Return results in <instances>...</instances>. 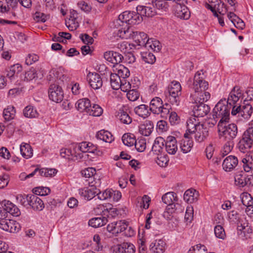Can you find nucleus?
I'll use <instances>...</instances> for the list:
<instances>
[{"instance_id": "obj_18", "label": "nucleus", "mask_w": 253, "mask_h": 253, "mask_svg": "<svg viewBox=\"0 0 253 253\" xmlns=\"http://www.w3.org/2000/svg\"><path fill=\"white\" fill-rule=\"evenodd\" d=\"M104 58L108 61L118 65L122 61L123 56L118 52L106 51L104 54Z\"/></svg>"}, {"instance_id": "obj_52", "label": "nucleus", "mask_w": 253, "mask_h": 253, "mask_svg": "<svg viewBox=\"0 0 253 253\" xmlns=\"http://www.w3.org/2000/svg\"><path fill=\"white\" fill-rule=\"evenodd\" d=\"M141 58L145 63L152 64L156 61L155 56L151 52H144L141 53Z\"/></svg>"}, {"instance_id": "obj_49", "label": "nucleus", "mask_w": 253, "mask_h": 253, "mask_svg": "<svg viewBox=\"0 0 253 253\" xmlns=\"http://www.w3.org/2000/svg\"><path fill=\"white\" fill-rule=\"evenodd\" d=\"M242 204L246 207L253 204V197L251 194L247 192H243L240 196Z\"/></svg>"}, {"instance_id": "obj_56", "label": "nucleus", "mask_w": 253, "mask_h": 253, "mask_svg": "<svg viewBox=\"0 0 253 253\" xmlns=\"http://www.w3.org/2000/svg\"><path fill=\"white\" fill-rule=\"evenodd\" d=\"M111 190L107 189L103 192H101L100 189L98 188L96 195L99 199L104 200L109 198L111 199Z\"/></svg>"}, {"instance_id": "obj_35", "label": "nucleus", "mask_w": 253, "mask_h": 253, "mask_svg": "<svg viewBox=\"0 0 253 253\" xmlns=\"http://www.w3.org/2000/svg\"><path fill=\"white\" fill-rule=\"evenodd\" d=\"M108 222V219L106 217L103 216L102 218L95 217L90 219L88 221V225L92 227L97 228L101 227L106 224Z\"/></svg>"}, {"instance_id": "obj_60", "label": "nucleus", "mask_w": 253, "mask_h": 253, "mask_svg": "<svg viewBox=\"0 0 253 253\" xmlns=\"http://www.w3.org/2000/svg\"><path fill=\"white\" fill-rule=\"evenodd\" d=\"M214 234L216 237L223 239L225 237L224 229L221 225H216L214 227Z\"/></svg>"}, {"instance_id": "obj_8", "label": "nucleus", "mask_w": 253, "mask_h": 253, "mask_svg": "<svg viewBox=\"0 0 253 253\" xmlns=\"http://www.w3.org/2000/svg\"><path fill=\"white\" fill-rule=\"evenodd\" d=\"M235 184L240 187L253 185V177L243 171L237 172L235 176Z\"/></svg>"}, {"instance_id": "obj_62", "label": "nucleus", "mask_w": 253, "mask_h": 253, "mask_svg": "<svg viewBox=\"0 0 253 253\" xmlns=\"http://www.w3.org/2000/svg\"><path fill=\"white\" fill-rule=\"evenodd\" d=\"M156 163L160 167H165L169 162V160L167 155L163 156L161 154L158 155Z\"/></svg>"}, {"instance_id": "obj_40", "label": "nucleus", "mask_w": 253, "mask_h": 253, "mask_svg": "<svg viewBox=\"0 0 253 253\" xmlns=\"http://www.w3.org/2000/svg\"><path fill=\"white\" fill-rule=\"evenodd\" d=\"M22 70V66L19 64H16L13 65L9 68V70H7V73L6 77L9 78L10 80H12L15 77V75H17Z\"/></svg>"}, {"instance_id": "obj_11", "label": "nucleus", "mask_w": 253, "mask_h": 253, "mask_svg": "<svg viewBox=\"0 0 253 253\" xmlns=\"http://www.w3.org/2000/svg\"><path fill=\"white\" fill-rule=\"evenodd\" d=\"M1 207L3 212L2 214L4 215L3 217L6 216L5 214L7 213H9L15 216H18L20 214L19 209L9 201L4 200L2 201L1 202Z\"/></svg>"}, {"instance_id": "obj_9", "label": "nucleus", "mask_w": 253, "mask_h": 253, "mask_svg": "<svg viewBox=\"0 0 253 253\" xmlns=\"http://www.w3.org/2000/svg\"><path fill=\"white\" fill-rule=\"evenodd\" d=\"M181 89V85L179 83L177 82H172L169 87L168 93L170 97L169 100L172 104L177 105L178 104V95L180 94Z\"/></svg>"}, {"instance_id": "obj_23", "label": "nucleus", "mask_w": 253, "mask_h": 253, "mask_svg": "<svg viewBox=\"0 0 253 253\" xmlns=\"http://www.w3.org/2000/svg\"><path fill=\"white\" fill-rule=\"evenodd\" d=\"M97 191L98 188L94 187H89L79 190V194L84 199L90 200L97 195Z\"/></svg>"}, {"instance_id": "obj_26", "label": "nucleus", "mask_w": 253, "mask_h": 253, "mask_svg": "<svg viewBox=\"0 0 253 253\" xmlns=\"http://www.w3.org/2000/svg\"><path fill=\"white\" fill-rule=\"evenodd\" d=\"M154 128L153 123L147 120L139 126V132L143 135L148 136L151 134Z\"/></svg>"}, {"instance_id": "obj_20", "label": "nucleus", "mask_w": 253, "mask_h": 253, "mask_svg": "<svg viewBox=\"0 0 253 253\" xmlns=\"http://www.w3.org/2000/svg\"><path fill=\"white\" fill-rule=\"evenodd\" d=\"M165 148L169 154L174 155L176 153L178 148L176 139L174 136H169L167 138Z\"/></svg>"}, {"instance_id": "obj_13", "label": "nucleus", "mask_w": 253, "mask_h": 253, "mask_svg": "<svg viewBox=\"0 0 253 253\" xmlns=\"http://www.w3.org/2000/svg\"><path fill=\"white\" fill-rule=\"evenodd\" d=\"M131 39L138 45L147 47L150 43V40L147 39V35L144 32L133 31Z\"/></svg>"}, {"instance_id": "obj_3", "label": "nucleus", "mask_w": 253, "mask_h": 253, "mask_svg": "<svg viewBox=\"0 0 253 253\" xmlns=\"http://www.w3.org/2000/svg\"><path fill=\"white\" fill-rule=\"evenodd\" d=\"M229 122H218V132L220 139L230 142L237 136V126L235 124H228Z\"/></svg>"}, {"instance_id": "obj_33", "label": "nucleus", "mask_w": 253, "mask_h": 253, "mask_svg": "<svg viewBox=\"0 0 253 253\" xmlns=\"http://www.w3.org/2000/svg\"><path fill=\"white\" fill-rule=\"evenodd\" d=\"M198 195V192L194 189H190L185 192L183 199L186 202L192 203L197 201Z\"/></svg>"}, {"instance_id": "obj_57", "label": "nucleus", "mask_w": 253, "mask_h": 253, "mask_svg": "<svg viewBox=\"0 0 253 253\" xmlns=\"http://www.w3.org/2000/svg\"><path fill=\"white\" fill-rule=\"evenodd\" d=\"M82 175L85 177L88 178L87 180L93 177L96 173V169L93 168H88L81 171Z\"/></svg>"}, {"instance_id": "obj_1", "label": "nucleus", "mask_w": 253, "mask_h": 253, "mask_svg": "<svg viewBox=\"0 0 253 253\" xmlns=\"http://www.w3.org/2000/svg\"><path fill=\"white\" fill-rule=\"evenodd\" d=\"M202 70L198 71L195 75L193 82L189 86L194 90L195 92L192 95L194 100V103H204L209 100L211 94L206 90L209 88V83L204 79V73H201Z\"/></svg>"}, {"instance_id": "obj_58", "label": "nucleus", "mask_w": 253, "mask_h": 253, "mask_svg": "<svg viewBox=\"0 0 253 253\" xmlns=\"http://www.w3.org/2000/svg\"><path fill=\"white\" fill-rule=\"evenodd\" d=\"M49 18V15H46L41 12H36L34 16V20L38 22H41L44 23Z\"/></svg>"}, {"instance_id": "obj_27", "label": "nucleus", "mask_w": 253, "mask_h": 253, "mask_svg": "<svg viewBox=\"0 0 253 253\" xmlns=\"http://www.w3.org/2000/svg\"><path fill=\"white\" fill-rule=\"evenodd\" d=\"M134 246L130 243L124 242L117 245L116 253H134Z\"/></svg>"}, {"instance_id": "obj_46", "label": "nucleus", "mask_w": 253, "mask_h": 253, "mask_svg": "<svg viewBox=\"0 0 253 253\" xmlns=\"http://www.w3.org/2000/svg\"><path fill=\"white\" fill-rule=\"evenodd\" d=\"M133 14V11H125L119 16L118 20L122 23L125 22L128 24H130Z\"/></svg>"}, {"instance_id": "obj_16", "label": "nucleus", "mask_w": 253, "mask_h": 253, "mask_svg": "<svg viewBox=\"0 0 253 253\" xmlns=\"http://www.w3.org/2000/svg\"><path fill=\"white\" fill-rule=\"evenodd\" d=\"M136 10L141 15L147 17H153L157 13L154 4L150 2L148 3V5H138Z\"/></svg>"}, {"instance_id": "obj_28", "label": "nucleus", "mask_w": 253, "mask_h": 253, "mask_svg": "<svg viewBox=\"0 0 253 253\" xmlns=\"http://www.w3.org/2000/svg\"><path fill=\"white\" fill-rule=\"evenodd\" d=\"M242 108L239 112V115L245 119H248L250 118L253 113L252 106L247 102V100H244L243 105H241Z\"/></svg>"}, {"instance_id": "obj_54", "label": "nucleus", "mask_w": 253, "mask_h": 253, "mask_svg": "<svg viewBox=\"0 0 253 253\" xmlns=\"http://www.w3.org/2000/svg\"><path fill=\"white\" fill-rule=\"evenodd\" d=\"M207 251V248L204 245L198 244L192 247L189 250L188 253H206Z\"/></svg>"}, {"instance_id": "obj_17", "label": "nucleus", "mask_w": 253, "mask_h": 253, "mask_svg": "<svg viewBox=\"0 0 253 253\" xmlns=\"http://www.w3.org/2000/svg\"><path fill=\"white\" fill-rule=\"evenodd\" d=\"M29 205L35 211H41L44 207L42 199L37 195L31 194L29 197Z\"/></svg>"}, {"instance_id": "obj_32", "label": "nucleus", "mask_w": 253, "mask_h": 253, "mask_svg": "<svg viewBox=\"0 0 253 253\" xmlns=\"http://www.w3.org/2000/svg\"><path fill=\"white\" fill-rule=\"evenodd\" d=\"M76 107L80 112H85L87 113L88 109H89V107H90V102L87 98L81 99L76 103Z\"/></svg>"}, {"instance_id": "obj_51", "label": "nucleus", "mask_w": 253, "mask_h": 253, "mask_svg": "<svg viewBox=\"0 0 253 253\" xmlns=\"http://www.w3.org/2000/svg\"><path fill=\"white\" fill-rule=\"evenodd\" d=\"M133 31L127 28V29L125 28H121L118 30V36L122 39H131Z\"/></svg>"}, {"instance_id": "obj_5", "label": "nucleus", "mask_w": 253, "mask_h": 253, "mask_svg": "<svg viewBox=\"0 0 253 253\" xmlns=\"http://www.w3.org/2000/svg\"><path fill=\"white\" fill-rule=\"evenodd\" d=\"M250 126L245 131L242 139L238 144L240 151L244 153L247 152L252 147L253 144V121L250 124Z\"/></svg>"}, {"instance_id": "obj_21", "label": "nucleus", "mask_w": 253, "mask_h": 253, "mask_svg": "<svg viewBox=\"0 0 253 253\" xmlns=\"http://www.w3.org/2000/svg\"><path fill=\"white\" fill-rule=\"evenodd\" d=\"M238 163V161L237 157L234 156H229L224 159L222 163L223 169L226 171H230L237 166Z\"/></svg>"}, {"instance_id": "obj_29", "label": "nucleus", "mask_w": 253, "mask_h": 253, "mask_svg": "<svg viewBox=\"0 0 253 253\" xmlns=\"http://www.w3.org/2000/svg\"><path fill=\"white\" fill-rule=\"evenodd\" d=\"M116 116L123 124L129 125L132 122L131 118L124 108L119 109Z\"/></svg>"}, {"instance_id": "obj_50", "label": "nucleus", "mask_w": 253, "mask_h": 253, "mask_svg": "<svg viewBox=\"0 0 253 253\" xmlns=\"http://www.w3.org/2000/svg\"><path fill=\"white\" fill-rule=\"evenodd\" d=\"M119 213V211L116 208L104 209L102 211V215L107 219L115 217Z\"/></svg>"}, {"instance_id": "obj_34", "label": "nucleus", "mask_w": 253, "mask_h": 253, "mask_svg": "<svg viewBox=\"0 0 253 253\" xmlns=\"http://www.w3.org/2000/svg\"><path fill=\"white\" fill-rule=\"evenodd\" d=\"M96 136L97 139L102 140L108 143H111L114 139L111 132L104 130H101L99 131L97 133Z\"/></svg>"}, {"instance_id": "obj_63", "label": "nucleus", "mask_w": 253, "mask_h": 253, "mask_svg": "<svg viewBox=\"0 0 253 253\" xmlns=\"http://www.w3.org/2000/svg\"><path fill=\"white\" fill-rule=\"evenodd\" d=\"M133 15L132 16V18L130 21V24H138L142 21V17L141 14H140V12H138L136 13L135 12L133 11Z\"/></svg>"}, {"instance_id": "obj_41", "label": "nucleus", "mask_w": 253, "mask_h": 253, "mask_svg": "<svg viewBox=\"0 0 253 253\" xmlns=\"http://www.w3.org/2000/svg\"><path fill=\"white\" fill-rule=\"evenodd\" d=\"M23 114L25 117L29 118H37L39 116L37 110L31 105L27 106L24 109Z\"/></svg>"}, {"instance_id": "obj_38", "label": "nucleus", "mask_w": 253, "mask_h": 253, "mask_svg": "<svg viewBox=\"0 0 253 253\" xmlns=\"http://www.w3.org/2000/svg\"><path fill=\"white\" fill-rule=\"evenodd\" d=\"M20 152L22 156L26 159L30 158L33 156V150L28 144L23 143L20 145Z\"/></svg>"}, {"instance_id": "obj_42", "label": "nucleus", "mask_w": 253, "mask_h": 253, "mask_svg": "<svg viewBox=\"0 0 253 253\" xmlns=\"http://www.w3.org/2000/svg\"><path fill=\"white\" fill-rule=\"evenodd\" d=\"M122 80L116 74H111L110 75V84L113 89L117 90L121 87Z\"/></svg>"}, {"instance_id": "obj_39", "label": "nucleus", "mask_w": 253, "mask_h": 253, "mask_svg": "<svg viewBox=\"0 0 253 253\" xmlns=\"http://www.w3.org/2000/svg\"><path fill=\"white\" fill-rule=\"evenodd\" d=\"M117 66V67L116 69L117 70V73H116V74L120 79H124V80L125 81V79L129 77L130 75L129 70L122 64H118Z\"/></svg>"}, {"instance_id": "obj_14", "label": "nucleus", "mask_w": 253, "mask_h": 253, "mask_svg": "<svg viewBox=\"0 0 253 253\" xmlns=\"http://www.w3.org/2000/svg\"><path fill=\"white\" fill-rule=\"evenodd\" d=\"M193 133H195V139L198 142L205 141L209 136V129L203 124L198 125Z\"/></svg>"}, {"instance_id": "obj_22", "label": "nucleus", "mask_w": 253, "mask_h": 253, "mask_svg": "<svg viewBox=\"0 0 253 253\" xmlns=\"http://www.w3.org/2000/svg\"><path fill=\"white\" fill-rule=\"evenodd\" d=\"M88 142L84 141L76 145L74 147V152L75 153V160H78L83 157L82 153L87 152V146Z\"/></svg>"}, {"instance_id": "obj_19", "label": "nucleus", "mask_w": 253, "mask_h": 253, "mask_svg": "<svg viewBox=\"0 0 253 253\" xmlns=\"http://www.w3.org/2000/svg\"><path fill=\"white\" fill-rule=\"evenodd\" d=\"M163 202L170 206L171 209L175 208L176 210L178 207H180V206L179 204H174V202L177 201V198L176 196V194L173 192H168L162 196V198Z\"/></svg>"}, {"instance_id": "obj_55", "label": "nucleus", "mask_w": 253, "mask_h": 253, "mask_svg": "<svg viewBox=\"0 0 253 253\" xmlns=\"http://www.w3.org/2000/svg\"><path fill=\"white\" fill-rule=\"evenodd\" d=\"M88 182L89 187H94L98 188L101 185V181L99 176L95 174L93 177H91L89 180H86Z\"/></svg>"}, {"instance_id": "obj_12", "label": "nucleus", "mask_w": 253, "mask_h": 253, "mask_svg": "<svg viewBox=\"0 0 253 253\" xmlns=\"http://www.w3.org/2000/svg\"><path fill=\"white\" fill-rule=\"evenodd\" d=\"M86 80L90 87L94 89H99L103 84V81L100 75L97 73L89 72Z\"/></svg>"}, {"instance_id": "obj_15", "label": "nucleus", "mask_w": 253, "mask_h": 253, "mask_svg": "<svg viewBox=\"0 0 253 253\" xmlns=\"http://www.w3.org/2000/svg\"><path fill=\"white\" fill-rule=\"evenodd\" d=\"M193 106V112L195 117H203L210 111V107L209 105L204 103H195Z\"/></svg>"}, {"instance_id": "obj_64", "label": "nucleus", "mask_w": 253, "mask_h": 253, "mask_svg": "<svg viewBox=\"0 0 253 253\" xmlns=\"http://www.w3.org/2000/svg\"><path fill=\"white\" fill-rule=\"evenodd\" d=\"M194 211L193 207L189 206L187 207L185 215V219L187 222H191L193 217Z\"/></svg>"}, {"instance_id": "obj_43", "label": "nucleus", "mask_w": 253, "mask_h": 253, "mask_svg": "<svg viewBox=\"0 0 253 253\" xmlns=\"http://www.w3.org/2000/svg\"><path fill=\"white\" fill-rule=\"evenodd\" d=\"M15 110L12 106H9L7 108L4 109L3 112V115L6 121H9L14 119L15 115Z\"/></svg>"}, {"instance_id": "obj_6", "label": "nucleus", "mask_w": 253, "mask_h": 253, "mask_svg": "<svg viewBox=\"0 0 253 253\" xmlns=\"http://www.w3.org/2000/svg\"><path fill=\"white\" fill-rule=\"evenodd\" d=\"M49 99L56 103L60 102L63 98V91L59 83L51 84L48 89Z\"/></svg>"}, {"instance_id": "obj_61", "label": "nucleus", "mask_w": 253, "mask_h": 253, "mask_svg": "<svg viewBox=\"0 0 253 253\" xmlns=\"http://www.w3.org/2000/svg\"><path fill=\"white\" fill-rule=\"evenodd\" d=\"M25 79L27 81H30L37 77V71L35 69L31 68L25 73Z\"/></svg>"}, {"instance_id": "obj_4", "label": "nucleus", "mask_w": 253, "mask_h": 253, "mask_svg": "<svg viewBox=\"0 0 253 253\" xmlns=\"http://www.w3.org/2000/svg\"><path fill=\"white\" fill-rule=\"evenodd\" d=\"M170 109V105L167 103L164 104L160 97H155L150 102L149 110L154 114L160 115L163 118H167Z\"/></svg>"}, {"instance_id": "obj_44", "label": "nucleus", "mask_w": 253, "mask_h": 253, "mask_svg": "<svg viewBox=\"0 0 253 253\" xmlns=\"http://www.w3.org/2000/svg\"><path fill=\"white\" fill-rule=\"evenodd\" d=\"M123 143L127 146H131L136 143L134 135L130 133H125L122 136Z\"/></svg>"}, {"instance_id": "obj_47", "label": "nucleus", "mask_w": 253, "mask_h": 253, "mask_svg": "<svg viewBox=\"0 0 253 253\" xmlns=\"http://www.w3.org/2000/svg\"><path fill=\"white\" fill-rule=\"evenodd\" d=\"M103 113V109L97 104H93V106L90 105L89 109H88L87 113L89 115L95 117L100 116Z\"/></svg>"}, {"instance_id": "obj_36", "label": "nucleus", "mask_w": 253, "mask_h": 253, "mask_svg": "<svg viewBox=\"0 0 253 253\" xmlns=\"http://www.w3.org/2000/svg\"><path fill=\"white\" fill-rule=\"evenodd\" d=\"M228 217L231 222L237 223L238 225V228L242 227V228L239 229L240 230L245 228V223H242L239 216V214L236 211H232L229 212Z\"/></svg>"}, {"instance_id": "obj_53", "label": "nucleus", "mask_w": 253, "mask_h": 253, "mask_svg": "<svg viewBox=\"0 0 253 253\" xmlns=\"http://www.w3.org/2000/svg\"><path fill=\"white\" fill-rule=\"evenodd\" d=\"M115 234H118L124 231H126L128 226L126 223L122 220H119L117 222H115Z\"/></svg>"}, {"instance_id": "obj_31", "label": "nucleus", "mask_w": 253, "mask_h": 253, "mask_svg": "<svg viewBox=\"0 0 253 253\" xmlns=\"http://www.w3.org/2000/svg\"><path fill=\"white\" fill-rule=\"evenodd\" d=\"M164 142L165 140L162 137H158L155 139L152 148V151L154 154L159 155L162 152Z\"/></svg>"}, {"instance_id": "obj_24", "label": "nucleus", "mask_w": 253, "mask_h": 253, "mask_svg": "<svg viewBox=\"0 0 253 253\" xmlns=\"http://www.w3.org/2000/svg\"><path fill=\"white\" fill-rule=\"evenodd\" d=\"M187 135V133H185L184 138L180 141V148L184 153L190 152L193 147V141Z\"/></svg>"}, {"instance_id": "obj_25", "label": "nucleus", "mask_w": 253, "mask_h": 253, "mask_svg": "<svg viewBox=\"0 0 253 253\" xmlns=\"http://www.w3.org/2000/svg\"><path fill=\"white\" fill-rule=\"evenodd\" d=\"M166 244L163 240L156 241L150 245V250L153 253H164L166 250Z\"/></svg>"}, {"instance_id": "obj_48", "label": "nucleus", "mask_w": 253, "mask_h": 253, "mask_svg": "<svg viewBox=\"0 0 253 253\" xmlns=\"http://www.w3.org/2000/svg\"><path fill=\"white\" fill-rule=\"evenodd\" d=\"M236 87H234L230 93L228 100H226L227 103L229 105L230 107H232L233 105L236 103L240 98L238 96L236 95L235 90Z\"/></svg>"}, {"instance_id": "obj_59", "label": "nucleus", "mask_w": 253, "mask_h": 253, "mask_svg": "<svg viewBox=\"0 0 253 253\" xmlns=\"http://www.w3.org/2000/svg\"><path fill=\"white\" fill-rule=\"evenodd\" d=\"M127 97L131 101H135L139 97V93L136 89H130L127 93Z\"/></svg>"}, {"instance_id": "obj_2", "label": "nucleus", "mask_w": 253, "mask_h": 253, "mask_svg": "<svg viewBox=\"0 0 253 253\" xmlns=\"http://www.w3.org/2000/svg\"><path fill=\"white\" fill-rule=\"evenodd\" d=\"M231 107L226 102L225 99H221L215 105L212 110L213 122L211 123L214 125L217 120L219 122H229L230 110Z\"/></svg>"}, {"instance_id": "obj_37", "label": "nucleus", "mask_w": 253, "mask_h": 253, "mask_svg": "<svg viewBox=\"0 0 253 253\" xmlns=\"http://www.w3.org/2000/svg\"><path fill=\"white\" fill-rule=\"evenodd\" d=\"M149 108L145 104H141L134 108L135 113L142 118H146L150 114Z\"/></svg>"}, {"instance_id": "obj_7", "label": "nucleus", "mask_w": 253, "mask_h": 253, "mask_svg": "<svg viewBox=\"0 0 253 253\" xmlns=\"http://www.w3.org/2000/svg\"><path fill=\"white\" fill-rule=\"evenodd\" d=\"M7 216L0 218V228L10 233L19 231L20 225L16 221L6 218Z\"/></svg>"}, {"instance_id": "obj_30", "label": "nucleus", "mask_w": 253, "mask_h": 253, "mask_svg": "<svg viewBox=\"0 0 253 253\" xmlns=\"http://www.w3.org/2000/svg\"><path fill=\"white\" fill-rule=\"evenodd\" d=\"M6 5L3 1H0V11L6 12L10 10L11 8L14 9L17 7L18 4L17 0H5Z\"/></svg>"}, {"instance_id": "obj_10", "label": "nucleus", "mask_w": 253, "mask_h": 253, "mask_svg": "<svg viewBox=\"0 0 253 253\" xmlns=\"http://www.w3.org/2000/svg\"><path fill=\"white\" fill-rule=\"evenodd\" d=\"M187 3L186 0H183L182 2L176 3L174 5L175 15L177 17L183 19H188L190 16V12L188 7L185 5Z\"/></svg>"}, {"instance_id": "obj_45", "label": "nucleus", "mask_w": 253, "mask_h": 253, "mask_svg": "<svg viewBox=\"0 0 253 253\" xmlns=\"http://www.w3.org/2000/svg\"><path fill=\"white\" fill-rule=\"evenodd\" d=\"M198 125H202L196 120L195 117H191L187 121V131L190 133H193Z\"/></svg>"}]
</instances>
